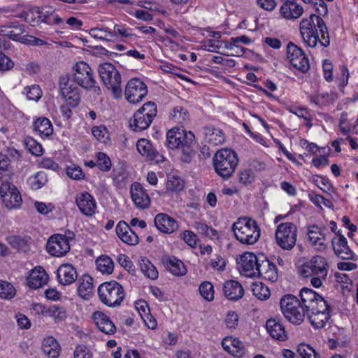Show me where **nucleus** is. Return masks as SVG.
I'll use <instances>...</instances> for the list:
<instances>
[{
    "mask_svg": "<svg viewBox=\"0 0 358 358\" xmlns=\"http://www.w3.org/2000/svg\"><path fill=\"white\" fill-rule=\"evenodd\" d=\"M302 303L306 308L307 317L315 329L325 327L331 318L330 306L324 298L314 290L303 287L299 293Z\"/></svg>",
    "mask_w": 358,
    "mask_h": 358,
    "instance_id": "nucleus-1",
    "label": "nucleus"
},
{
    "mask_svg": "<svg viewBox=\"0 0 358 358\" xmlns=\"http://www.w3.org/2000/svg\"><path fill=\"white\" fill-rule=\"evenodd\" d=\"M300 31L303 41L308 46L314 48L319 41L324 47L330 43L327 27L321 17L310 14L300 23Z\"/></svg>",
    "mask_w": 358,
    "mask_h": 358,
    "instance_id": "nucleus-2",
    "label": "nucleus"
},
{
    "mask_svg": "<svg viewBox=\"0 0 358 358\" xmlns=\"http://www.w3.org/2000/svg\"><path fill=\"white\" fill-rule=\"evenodd\" d=\"M195 143L194 134L189 131L174 128L166 134V145L169 148H180L182 154V161L190 162L194 153V145Z\"/></svg>",
    "mask_w": 358,
    "mask_h": 358,
    "instance_id": "nucleus-3",
    "label": "nucleus"
},
{
    "mask_svg": "<svg viewBox=\"0 0 358 358\" xmlns=\"http://www.w3.org/2000/svg\"><path fill=\"white\" fill-rule=\"evenodd\" d=\"M328 268L329 265L326 258L320 255H315L306 262L300 268L299 271L304 278L311 277V285L315 288H319L322 285V282L326 280Z\"/></svg>",
    "mask_w": 358,
    "mask_h": 358,
    "instance_id": "nucleus-4",
    "label": "nucleus"
},
{
    "mask_svg": "<svg viewBox=\"0 0 358 358\" xmlns=\"http://www.w3.org/2000/svg\"><path fill=\"white\" fill-rule=\"evenodd\" d=\"M236 238L241 243L253 245L259 240L261 231L257 222L251 218L240 217L231 227Z\"/></svg>",
    "mask_w": 358,
    "mask_h": 358,
    "instance_id": "nucleus-5",
    "label": "nucleus"
},
{
    "mask_svg": "<svg viewBox=\"0 0 358 358\" xmlns=\"http://www.w3.org/2000/svg\"><path fill=\"white\" fill-rule=\"evenodd\" d=\"M280 306L282 315L289 322L299 325L303 322L306 308L298 297L286 294L281 298Z\"/></svg>",
    "mask_w": 358,
    "mask_h": 358,
    "instance_id": "nucleus-6",
    "label": "nucleus"
},
{
    "mask_svg": "<svg viewBox=\"0 0 358 358\" xmlns=\"http://www.w3.org/2000/svg\"><path fill=\"white\" fill-rule=\"evenodd\" d=\"M238 163L237 154L231 149L217 151L213 157V167L222 178L228 179L234 173Z\"/></svg>",
    "mask_w": 358,
    "mask_h": 358,
    "instance_id": "nucleus-7",
    "label": "nucleus"
},
{
    "mask_svg": "<svg viewBox=\"0 0 358 358\" xmlns=\"http://www.w3.org/2000/svg\"><path fill=\"white\" fill-rule=\"evenodd\" d=\"M98 295L100 301L108 307H117L125 297L122 286L117 281L105 282L99 285Z\"/></svg>",
    "mask_w": 358,
    "mask_h": 358,
    "instance_id": "nucleus-8",
    "label": "nucleus"
},
{
    "mask_svg": "<svg viewBox=\"0 0 358 358\" xmlns=\"http://www.w3.org/2000/svg\"><path fill=\"white\" fill-rule=\"evenodd\" d=\"M99 76L103 85L112 91L115 98L122 96L121 75L115 66L110 63L101 64L98 68Z\"/></svg>",
    "mask_w": 358,
    "mask_h": 358,
    "instance_id": "nucleus-9",
    "label": "nucleus"
},
{
    "mask_svg": "<svg viewBox=\"0 0 358 358\" xmlns=\"http://www.w3.org/2000/svg\"><path fill=\"white\" fill-rule=\"evenodd\" d=\"M73 81L85 90H93L99 94L101 88L97 85L94 76L93 70L84 62H79L73 66Z\"/></svg>",
    "mask_w": 358,
    "mask_h": 358,
    "instance_id": "nucleus-10",
    "label": "nucleus"
},
{
    "mask_svg": "<svg viewBox=\"0 0 358 358\" xmlns=\"http://www.w3.org/2000/svg\"><path fill=\"white\" fill-rule=\"evenodd\" d=\"M156 115V104L148 101L134 114L129 121V127L134 131H143L149 127Z\"/></svg>",
    "mask_w": 358,
    "mask_h": 358,
    "instance_id": "nucleus-11",
    "label": "nucleus"
},
{
    "mask_svg": "<svg viewBox=\"0 0 358 358\" xmlns=\"http://www.w3.org/2000/svg\"><path fill=\"white\" fill-rule=\"evenodd\" d=\"M297 228L292 222L280 224L275 231V239L278 246L283 250H290L296 245Z\"/></svg>",
    "mask_w": 358,
    "mask_h": 358,
    "instance_id": "nucleus-12",
    "label": "nucleus"
},
{
    "mask_svg": "<svg viewBox=\"0 0 358 358\" xmlns=\"http://www.w3.org/2000/svg\"><path fill=\"white\" fill-rule=\"evenodd\" d=\"M69 74L62 75L59 79L60 94L65 100L66 104L71 108L78 106L80 103L78 88L73 85Z\"/></svg>",
    "mask_w": 358,
    "mask_h": 358,
    "instance_id": "nucleus-13",
    "label": "nucleus"
},
{
    "mask_svg": "<svg viewBox=\"0 0 358 358\" xmlns=\"http://www.w3.org/2000/svg\"><path fill=\"white\" fill-rule=\"evenodd\" d=\"M0 195L5 206L8 209L20 207L22 203L17 188L10 182H3L0 186Z\"/></svg>",
    "mask_w": 358,
    "mask_h": 358,
    "instance_id": "nucleus-14",
    "label": "nucleus"
},
{
    "mask_svg": "<svg viewBox=\"0 0 358 358\" xmlns=\"http://www.w3.org/2000/svg\"><path fill=\"white\" fill-rule=\"evenodd\" d=\"M287 57L291 64L299 71L306 73L309 70V62L302 49L289 43L287 45Z\"/></svg>",
    "mask_w": 358,
    "mask_h": 358,
    "instance_id": "nucleus-15",
    "label": "nucleus"
},
{
    "mask_svg": "<svg viewBox=\"0 0 358 358\" xmlns=\"http://www.w3.org/2000/svg\"><path fill=\"white\" fill-rule=\"evenodd\" d=\"M262 257H258L252 252H245L238 262V269L243 275L247 277L256 276Z\"/></svg>",
    "mask_w": 358,
    "mask_h": 358,
    "instance_id": "nucleus-16",
    "label": "nucleus"
},
{
    "mask_svg": "<svg viewBox=\"0 0 358 358\" xmlns=\"http://www.w3.org/2000/svg\"><path fill=\"white\" fill-rule=\"evenodd\" d=\"M148 94L146 85L138 78L131 79L125 88V97L130 103L141 101Z\"/></svg>",
    "mask_w": 358,
    "mask_h": 358,
    "instance_id": "nucleus-17",
    "label": "nucleus"
},
{
    "mask_svg": "<svg viewBox=\"0 0 358 358\" xmlns=\"http://www.w3.org/2000/svg\"><path fill=\"white\" fill-rule=\"evenodd\" d=\"M69 238L65 235L55 234L50 237L46 245L47 251L52 256L62 257L70 250Z\"/></svg>",
    "mask_w": 358,
    "mask_h": 358,
    "instance_id": "nucleus-18",
    "label": "nucleus"
},
{
    "mask_svg": "<svg viewBox=\"0 0 358 358\" xmlns=\"http://www.w3.org/2000/svg\"><path fill=\"white\" fill-rule=\"evenodd\" d=\"M327 231L326 227H319L317 225H312L308 229V240L317 251L322 252L327 248L325 243Z\"/></svg>",
    "mask_w": 358,
    "mask_h": 358,
    "instance_id": "nucleus-19",
    "label": "nucleus"
},
{
    "mask_svg": "<svg viewBox=\"0 0 358 358\" xmlns=\"http://www.w3.org/2000/svg\"><path fill=\"white\" fill-rule=\"evenodd\" d=\"M54 13L55 10L51 7H36L32 8L30 10V14H31L32 16L36 15L37 18L32 17L29 18V14L26 12L21 13L18 17L21 18H24L25 20L31 26H35L36 24H38L40 22H45L48 17Z\"/></svg>",
    "mask_w": 358,
    "mask_h": 358,
    "instance_id": "nucleus-20",
    "label": "nucleus"
},
{
    "mask_svg": "<svg viewBox=\"0 0 358 358\" xmlns=\"http://www.w3.org/2000/svg\"><path fill=\"white\" fill-rule=\"evenodd\" d=\"M136 148L138 152L145 156L148 160L155 163L164 162V157L156 150L150 141L141 138L136 143Z\"/></svg>",
    "mask_w": 358,
    "mask_h": 358,
    "instance_id": "nucleus-21",
    "label": "nucleus"
},
{
    "mask_svg": "<svg viewBox=\"0 0 358 358\" xmlns=\"http://www.w3.org/2000/svg\"><path fill=\"white\" fill-rule=\"evenodd\" d=\"M335 254L343 259H354L355 254L348 245L345 237L341 234H336V237L331 241Z\"/></svg>",
    "mask_w": 358,
    "mask_h": 358,
    "instance_id": "nucleus-22",
    "label": "nucleus"
},
{
    "mask_svg": "<svg viewBox=\"0 0 358 358\" xmlns=\"http://www.w3.org/2000/svg\"><path fill=\"white\" fill-rule=\"evenodd\" d=\"M261 257L262 261L261 263H259L256 275L272 282H276L278 279V273L276 266L264 256H261Z\"/></svg>",
    "mask_w": 358,
    "mask_h": 358,
    "instance_id": "nucleus-23",
    "label": "nucleus"
},
{
    "mask_svg": "<svg viewBox=\"0 0 358 358\" xmlns=\"http://www.w3.org/2000/svg\"><path fill=\"white\" fill-rule=\"evenodd\" d=\"M76 204L80 212L91 216L95 213L96 203L93 196L87 192L78 194L76 199Z\"/></svg>",
    "mask_w": 358,
    "mask_h": 358,
    "instance_id": "nucleus-24",
    "label": "nucleus"
},
{
    "mask_svg": "<svg viewBox=\"0 0 358 358\" xmlns=\"http://www.w3.org/2000/svg\"><path fill=\"white\" fill-rule=\"evenodd\" d=\"M116 234L122 241L128 245H135L139 242L137 234L131 230L130 226L124 221L118 222L116 226Z\"/></svg>",
    "mask_w": 358,
    "mask_h": 358,
    "instance_id": "nucleus-25",
    "label": "nucleus"
},
{
    "mask_svg": "<svg viewBox=\"0 0 358 358\" xmlns=\"http://www.w3.org/2000/svg\"><path fill=\"white\" fill-rule=\"evenodd\" d=\"M130 192L132 201L138 208H148L150 203V197L140 183L131 185Z\"/></svg>",
    "mask_w": 358,
    "mask_h": 358,
    "instance_id": "nucleus-26",
    "label": "nucleus"
},
{
    "mask_svg": "<svg viewBox=\"0 0 358 358\" xmlns=\"http://www.w3.org/2000/svg\"><path fill=\"white\" fill-rule=\"evenodd\" d=\"M58 282L62 285H69L74 282L78 277L76 268L69 264L61 265L57 271Z\"/></svg>",
    "mask_w": 358,
    "mask_h": 358,
    "instance_id": "nucleus-27",
    "label": "nucleus"
},
{
    "mask_svg": "<svg viewBox=\"0 0 358 358\" xmlns=\"http://www.w3.org/2000/svg\"><path fill=\"white\" fill-rule=\"evenodd\" d=\"M48 277L45 270L38 266L31 270L27 278V285L32 289H38L47 283Z\"/></svg>",
    "mask_w": 358,
    "mask_h": 358,
    "instance_id": "nucleus-28",
    "label": "nucleus"
},
{
    "mask_svg": "<svg viewBox=\"0 0 358 358\" xmlns=\"http://www.w3.org/2000/svg\"><path fill=\"white\" fill-rule=\"evenodd\" d=\"M156 227L162 232L171 234L178 227L177 222L164 213L157 214L155 218Z\"/></svg>",
    "mask_w": 358,
    "mask_h": 358,
    "instance_id": "nucleus-29",
    "label": "nucleus"
},
{
    "mask_svg": "<svg viewBox=\"0 0 358 358\" xmlns=\"http://www.w3.org/2000/svg\"><path fill=\"white\" fill-rule=\"evenodd\" d=\"M223 293L229 300L238 301L244 295L242 285L236 280H228L223 285Z\"/></svg>",
    "mask_w": 358,
    "mask_h": 358,
    "instance_id": "nucleus-30",
    "label": "nucleus"
},
{
    "mask_svg": "<svg viewBox=\"0 0 358 358\" xmlns=\"http://www.w3.org/2000/svg\"><path fill=\"white\" fill-rule=\"evenodd\" d=\"M93 320L99 329L106 334H113L116 331V327L109 317L102 312H95L93 314Z\"/></svg>",
    "mask_w": 358,
    "mask_h": 358,
    "instance_id": "nucleus-31",
    "label": "nucleus"
},
{
    "mask_svg": "<svg viewBox=\"0 0 358 358\" xmlns=\"http://www.w3.org/2000/svg\"><path fill=\"white\" fill-rule=\"evenodd\" d=\"M266 328L272 338L280 341L287 340L288 336L285 327L275 319L268 320L266 323Z\"/></svg>",
    "mask_w": 358,
    "mask_h": 358,
    "instance_id": "nucleus-32",
    "label": "nucleus"
},
{
    "mask_svg": "<svg viewBox=\"0 0 358 358\" xmlns=\"http://www.w3.org/2000/svg\"><path fill=\"white\" fill-rule=\"evenodd\" d=\"M303 12L302 6L296 2V0L284 3L280 9L282 17L287 20L296 19L299 17Z\"/></svg>",
    "mask_w": 358,
    "mask_h": 358,
    "instance_id": "nucleus-33",
    "label": "nucleus"
},
{
    "mask_svg": "<svg viewBox=\"0 0 358 358\" xmlns=\"http://www.w3.org/2000/svg\"><path fill=\"white\" fill-rule=\"evenodd\" d=\"M205 140L212 145H218L224 142V135L222 131L214 127H205L203 128Z\"/></svg>",
    "mask_w": 358,
    "mask_h": 358,
    "instance_id": "nucleus-34",
    "label": "nucleus"
},
{
    "mask_svg": "<svg viewBox=\"0 0 358 358\" xmlns=\"http://www.w3.org/2000/svg\"><path fill=\"white\" fill-rule=\"evenodd\" d=\"M93 291V278L89 275H84L78 280V294L84 299H89Z\"/></svg>",
    "mask_w": 358,
    "mask_h": 358,
    "instance_id": "nucleus-35",
    "label": "nucleus"
},
{
    "mask_svg": "<svg viewBox=\"0 0 358 358\" xmlns=\"http://www.w3.org/2000/svg\"><path fill=\"white\" fill-rule=\"evenodd\" d=\"M34 131L42 137H49L53 133V127L50 120L45 117L36 119L33 124Z\"/></svg>",
    "mask_w": 358,
    "mask_h": 358,
    "instance_id": "nucleus-36",
    "label": "nucleus"
},
{
    "mask_svg": "<svg viewBox=\"0 0 358 358\" xmlns=\"http://www.w3.org/2000/svg\"><path fill=\"white\" fill-rule=\"evenodd\" d=\"M169 271L176 276L184 275L187 273V269L182 261L173 256H167L164 259Z\"/></svg>",
    "mask_w": 358,
    "mask_h": 358,
    "instance_id": "nucleus-37",
    "label": "nucleus"
},
{
    "mask_svg": "<svg viewBox=\"0 0 358 358\" xmlns=\"http://www.w3.org/2000/svg\"><path fill=\"white\" fill-rule=\"evenodd\" d=\"M42 350L50 358H57L59 355L61 348L56 339L48 336L43 341Z\"/></svg>",
    "mask_w": 358,
    "mask_h": 358,
    "instance_id": "nucleus-38",
    "label": "nucleus"
},
{
    "mask_svg": "<svg viewBox=\"0 0 358 358\" xmlns=\"http://www.w3.org/2000/svg\"><path fill=\"white\" fill-rule=\"evenodd\" d=\"M96 268L103 274H110L114 268V263L110 257L102 255L96 260Z\"/></svg>",
    "mask_w": 358,
    "mask_h": 358,
    "instance_id": "nucleus-39",
    "label": "nucleus"
},
{
    "mask_svg": "<svg viewBox=\"0 0 358 358\" xmlns=\"http://www.w3.org/2000/svg\"><path fill=\"white\" fill-rule=\"evenodd\" d=\"M139 266L141 272L148 278L155 280L158 278V271L151 262L143 258L139 262Z\"/></svg>",
    "mask_w": 358,
    "mask_h": 358,
    "instance_id": "nucleus-40",
    "label": "nucleus"
},
{
    "mask_svg": "<svg viewBox=\"0 0 358 358\" xmlns=\"http://www.w3.org/2000/svg\"><path fill=\"white\" fill-rule=\"evenodd\" d=\"M16 294V289L13 285L4 280H0V298L3 299H11Z\"/></svg>",
    "mask_w": 358,
    "mask_h": 358,
    "instance_id": "nucleus-41",
    "label": "nucleus"
},
{
    "mask_svg": "<svg viewBox=\"0 0 358 358\" xmlns=\"http://www.w3.org/2000/svg\"><path fill=\"white\" fill-rule=\"evenodd\" d=\"M172 119L180 123L184 124L189 120V113L187 109L182 106L175 107L171 113Z\"/></svg>",
    "mask_w": 358,
    "mask_h": 358,
    "instance_id": "nucleus-42",
    "label": "nucleus"
},
{
    "mask_svg": "<svg viewBox=\"0 0 358 358\" xmlns=\"http://www.w3.org/2000/svg\"><path fill=\"white\" fill-rule=\"evenodd\" d=\"M166 188L171 192L180 191L184 188V182L178 176L169 175L168 176Z\"/></svg>",
    "mask_w": 358,
    "mask_h": 358,
    "instance_id": "nucleus-43",
    "label": "nucleus"
},
{
    "mask_svg": "<svg viewBox=\"0 0 358 358\" xmlns=\"http://www.w3.org/2000/svg\"><path fill=\"white\" fill-rule=\"evenodd\" d=\"M108 34L110 37H115L116 35H119L122 37L131 38L135 36V34L131 32V29L127 27L125 24H115L113 31H108Z\"/></svg>",
    "mask_w": 358,
    "mask_h": 358,
    "instance_id": "nucleus-44",
    "label": "nucleus"
},
{
    "mask_svg": "<svg viewBox=\"0 0 358 358\" xmlns=\"http://www.w3.org/2000/svg\"><path fill=\"white\" fill-rule=\"evenodd\" d=\"M252 292L260 300L267 299L270 296L269 289L261 282H256L252 285Z\"/></svg>",
    "mask_w": 358,
    "mask_h": 358,
    "instance_id": "nucleus-45",
    "label": "nucleus"
},
{
    "mask_svg": "<svg viewBox=\"0 0 358 358\" xmlns=\"http://www.w3.org/2000/svg\"><path fill=\"white\" fill-rule=\"evenodd\" d=\"M24 144L27 150L34 155L40 156L43 152L42 145L33 138L29 137L25 138Z\"/></svg>",
    "mask_w": 358,
    "mask_h": 358,
    "instance_id": "nucleus-46",
    "label": "nucleus"
},
{
    "mask_svg": "<svg viewBox=\"0 0 358 358\" xmlns=\"http://www.w3.org/2000/svg\"><path fill=\"white\" fill-rule=\"evenodd\" d=\"M199 293L201 296L208 301L214 299V288L210 282H203L199 286Z\"/></svg>",
    "mask_w": 358,
    "mask_h": 358,
    "instance_id": "nucleus-47",
    "label": "nucleus"
},
{
    "mask_svg": "<svg viewBox=\"0 0 358 358\" xmlns=\"http://www.w3.org/2000/svg\"><path fill=\"white\" fill-rule=\"evenodd\" d=\"M32 189H38L41 188L47 182V177L44 172L39 171L34 176L29 180Z\"/></svg>",
    "mask_w": 358,
    "mask_h": 358,
    "instance_id": "nucleus-48",
    "label": "nucleus"
},
{
    "mask_svg": "<svg viewBox=\"0 0 358 358\" xmlns=\"http://www.w3.org/2000/svg\"><path fill=\"white\" fill-rule=\"evenodd\" d=\"M297 352L301 358H320V356L310 345L301 344L298 346Z\"/></svg>",
    "mask_w": 358,
    "mask_h": 358,
    "instance_id": "nucleus-49",
    "label": "nucleus"
},
{
    "mask_svg": "<svg viewBox=\"0 0 358 358\" xmlns=\"http://www.w3.org/2000/svg\"><path fill=\"white\" fill-rule=\"evenodd\" d=\"M96 164L99 169L103 171H108L111 167L110 158L103 152L96 154Z\"/></svg>",
    "mask_w": 358,
    "mask_h": 358,
    "instance_id": "nucleus-50",
    "label": "nucleus"
},
{
    "mask_svg": "<svg viewBox=\"0 0 358 358\" xmlns=\"http://www.w3.org/2000/svg\"><path fill=\"white\" fill-rule=\"evenodd\" d=\"M117 261L129 273L132 275L135 273V267L128 256L124 254H120L117 256Z\"/></svg>",
    "mask_w": 358,
    "mask_h": 358,
    "instance_id": "nucleus-51",
    "label": "nucleus"
},
{
    "mask_svg": "<svg viewBox=\"0 0 358 358\" xmlns=\"http://www.w3.org/2000/svg\"><path fill=\"white\" fill-rule=\"evenodd\" d=\"M47 315L59 320H64L66 316L64 309L55 305L48 307Z\"/></svg>",
    "mask_w": 358,
    "mask_h": 358,
    "instance_id": "nucleus-52",
    "label": "nucleus"
},
{
    "mask_svg": "<svg viewBox=\"0 0 358 358\" xmlns=\"http://www.w3.org/2000/svg\"><path fill=\"white\" fill-rule=\"evenodd\" d=\"M24 31L25 29L23 24H20L11 30H7V29L0 30L1 33L8 36L10 38L14 41H18L20 35L22 34Z\"/></svg>",
    "mask_w": 358,
    "mask_h": 358,
    "instance_id": "nucleus-53",
    "label": "nucleus"
},
{
    "mask_svg": "<svg viewBox=\"0 0 358 358\" xmlns=\"http://www.w3.org/2000/svg\"><path fill=\"white\" fill-rule=\"evenodd\" d=\"M315 183L325 193L330 194V192H334V188L327 178L322 176H317L315 180Z\"/></svg>",
    "mask_w": 358,
    "mask_h": 358,
    "instance_id": "nucleus-54",
    "label": "nucleus"
},
{
    "mask_svg": "<svg viewBox=\"0 0 358 358\" xmlns=\"http://www.w3.org/2000/svg\"><path fill=\"white\" fill-rule=\"evenodd\" d=\"M73 358H93V355L87 346L78 345L74 350Z\"/></svg>",
    "mask_w": 358,
    "mask_h": 358,
    "instance_id": "nucleus-55",
    "label": "nucleus"
},
{
    "mask_svg": "<svg viewBox=\"0 0 358 358\" xmlns=\"http://www.w3.org/2000/svg\"><path fill=\"white\" fill-rule=\"evenodd\" d=\"M232 343V348L231 350H230V354L237 357H243L245 353L243 343L239 339L234 337Z\"/></svg>",
    "mask_w": 358,
    "mask_h": 358,
    "instance_id": "nucleus-56",
    "label": "nucleus"
},
{
    "mask_svg": "<svg viewBox=\"0 0 358 358\" xmlns=\"http://www.w3.org/2000/svg\"><path fill=\"white\" fill-rule=\"evenodd\" d=\"M309 198H310V200L317 206L321 207L320 205H321V203H322L324 206H326L327 208H334V205H333L332 202L329 199H325L322 195H320V194L313 195V194H310Z\"/></svg>",
    "mask_w": 358,
    "mask_h": 358,
    "instance_id": "nucleus-57",
    "label": "nucleus"
},
{
    "mask_svg": "<svg viewBox=\"0 0 358 358\" xmlns=\"http://www.w3.org/2000/svg\"><path fill=\"white\" fill-rule=\"evenodd\" d=\"M108 31H110L108 28H92L90 30V34L94 38L110 41L111 39L107 38V36H109Z\"/></svg>",
    "mask_w": 358,
    "mask_h": 358,
    "instance_id": "nucleus-58",
    "label": "nucleus"
},
{
    "mask_svg": "<svg viewBox=\"0 0 358 358\" xmlns=\"http://www.w3.org/2000/svg\"><path fill=\"white\" fill-rule=\"evenodd\" d=\"M225 48L232 51L231 55L236 57L243 56L245 53V48L237 45L236 43H232L231 41H229L225 43Z\"/></svg>",
    "mask_w": 358,
    "mask_h": 358,
    "instance_id": "nucleus-59",
    "label": "nucleus"
},
{
    "mask_svg": "<svg viewBox=\"0 0 358 358\" xmlns=\"http://www.w3.org/2000/svg\"><path fill=\"white\" fill-rule=\"evenodd\" d=\"M221 43L217 40H206L202 45V49L209 52H217V50L221 47Z\"/></svg>",
    "mask_w": 358,
    "mask_h": 358,
    "instance_id": "nucleus-60",
    "label": "nucleus"
},
{
    "mask_svg": "<svg viewBox=\"0 0 358 358\" xmlns=\"http://www.w3.org/2000/svg\"><path fill=\"white\" fill-rule=\"evenodd\" d=\"M66 174L68 176L74 180H80L84 177L81 169L78 166H68L66 169Z\"/></svg>",
    "mask_w": 358,
    "mask_h": 358,
    "instance_id": "nucleus-61",
    "label": "nucleus"
},
{
    "mask_svg": "<svg viewBox=\"0 0 358 358\" xmlns=\"http://www.w3.org/2000/svg\"><path fill=\"white\" fill-rule=\"evenodd\" d=\"M14 63L4 53L0 51V71H8L11 69Z\"/></svg>",
    "mask_w": 358,
    "mask_h": 358,
    "instance_id": "nucleus-62",
    "label": "nucleus"
},
{
    "mask_svg": "<svg viewBox=\"0 0 358 358\" xmlns=\"http://www.w3.org/2000/svg\"><path fill=\"white\" fill-rule=\"evenodd\" d=\"M225 322L228 328H235L238 323V315L236 312L229 311L225 319Z\"/></svg>",
    "mask_w": 358,
    "mask_h": 358,
    "instance_id": "nucleus-63",
    "label": "nucleus"
},
{
    "mask_svg": "<svg viewBox=\"0 0 358 358\" xmlns=\"http://www.w3.org/2000/svg\"><path fill=\"white\" fill-rule=\"evenodd\" d=\"M27 96L29 100H38L41 96V90L39 86L33 85L27 91Z\"/></svg>",
    "mask_w": 358,
    "mask_h": 358,
    "instance_id": "nucleus-64",
    "label": "nucleus"
}]
</instances>
